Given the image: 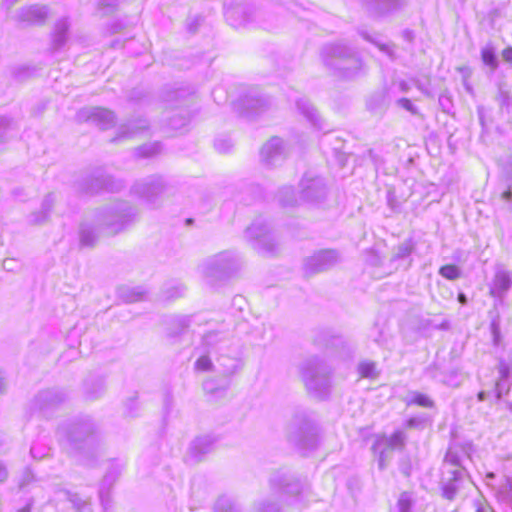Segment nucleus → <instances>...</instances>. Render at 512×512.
I'll list each match as a JSON object with an SVG mask.
<instances>
[{"label": "nucleus", "mask_w": 512, "mask_h": 512, "mask_svg": "<svg viewBox=\"0 0 512 512\" xmlns=\"http://www.w3.org/2000/svg\"><path fill=\"white\" fill-rule=\"evenodd\" d=\"M137 211L127 203L107 207L97 213V227L107 234H117L129 227L136 219Z\"/></svg>", "instance_id": "nucleus-1"}, {"label": "nucleus", "mask_w": 512, "mask_h": 512, "mask_svg": "<svg viewBox=\"0 0 512 512\" xmlns=\"http://www.w3.org/2000/svg\"><path fill=\"white\" fill-rule=\"evenodd\" d=\"M321 57L327 67L341 71L345 77H351L361 68V61L355 51L343 44L325 45Z\"/></svg>", "instance_id": "nucleus-2"}, {"label": "nucleus", "mask_w": 512, "mask_h": 512, "mask_svg": "<svg viewBox=\"0 0 512 512\" xmlns=\"http://www.w3.org/2000/svg\"><path fill=\"white\" fill-rule=\"evenodd\" d=\"M331 369L318 359L308 360L302 367V379L307 390L315 397L323 399L328 396L331 388Z\"/></svg>", "instance_id": "nucleus-3"}, {"label": "nucleus", "mask_w": 512, "mask_h": 512, "mask_svg": "<svg viewBox=\"0 0 512 512\" xmlns=\"http://www.w3.org/2000/svg\"><path fill=\"white\" fill-rule=\"evenodd\" d=\"M442 475L443 496L453 500L464 480L465 469L458 453L452 448L446 453Z\"/></svg>", "instance_id": "nucleus-4"}, {"label": "nucleus", "mask_w": 512, "mask_h": 512, "mask_svg": "<svg viewBox=\"0 0 512 512\" xmlns=\"http://www.w3.org/2000/svg\"><path fill=\"white\" fill-rule=\"evenodd\" d=\"M237 267L236 257L230 252H222L206 259L200 269L203 276L212 283L229 276Z\"/></svg>", "instance_id": "nucleus-5"}, {"label": "nucleus", "mask_w": 512, "mask_h": 512, "mask_svg": "<svg viewBox=\"0 0 512 512\" xmlns=\"http://www.w3.org/2000/svg\"><path fill=\"white\" fill-rule=\"evenodd\" d=\"M327 193V186L322 177L306 173L300 182L299 199L307 203H318Z\"/></svg>", "instance_id": "nucleus-6"}, {"label": "nucleus", "mask_w": 512, "mask_h": 512, "mask_svg": "<svg viewBox=\"0 0 512 512\" xmlns=\"http://www.w3.org/2000/svg\"><path fill=\"white\" fill-rule=\"evenodd\" d=\"M165 187L162 177L152 175L137 181L132 187V192L147 203L154 205L165 191Z\"/></svg>", "instance_id": "nucleus-7"}, {"label": "nucleus", "mask_w": 512, "mask_h": 512, "mask_svg": "<svg viewBox=\"0 0 512 512\" xmlns=\"http://www.w3.org/2000/svg\"><path fill=\"white\" fill-rule=\"evenodd\" d=\"M245 237L260 252L270 253L275 248L274 238L268 225L262 221H255L245 232Z\"/></svg>", "instance_id": "nucleus-8"}, {"label": "nucleus", "mask_w": 512, "mask_h": 512, "mask_svg": "<svg viewBox=\"0 0 512 512\" xmlns=\"http://www.w3.org/2000/svg\"><path fill=\"white\" fill-rule=\"evenodd\" d=\"M336 250H320L304 261V271L308 275L320 273L334 267L340 261Z\"/></svg>", "instance_id": "nucleus-9"}, {"label": "nucleus", "mask_w": 512, "mask_h": 512, "mask_svg": "<svg viewBox=\"0 0 512 512\" xmlns=\"http://www.w3.org/2000/svg\"><path fill=\"white\" fill-rule=\"evenodd\" d=\"M77 119L80 122H90L106 130L115 123V115L111 110L101 107H85L78 111Z\"/></svg>", "instance_id": "nucleus-10"}, {"label": "nucleus", "mask_w": 512, "mask_h": 512, "mask_svg": "<svg viewBox=\"0 0 512 512\" xmlns=\"http://www.w3.org/2000/svg\"><path fill=\"white\" fill-rule=\"evenodd\" d=\"M286 153L283 140L279 137H272L261 149V161L268 166H274L284 160Z\"/></svg>", "instance_id": "nucleus-11"}, {"label": "nucleus", "mask_w": 512, "mask_h": 512, "mask_svg": "<svg viewBox=\"0 0 512 512\" xmlns=\"http://www.w3.org/2000/svg\"><path fill=\"white\" fill-rule=\"evenodd\" d=\"M512 285L511 275L508 271L498 268L490 285V295L503 301Z\"/></svg>", "instance_id": "nucleus-12"}, {"label": "nucleus", "mask_w": 512, "mask_h": 512, "mask_svg": "<svg viewBox=\"0 0 512 512\" xmlns=\"http://www.w3.org/2000/svg\"><path fill=\"white\" fill-rule=\"evenodd\" d=\"M215 440L209 435L195 438L188 449V457L193 462H199L203 456L214 449Z\"/></svg>", "instance_id": "nucleus-13"}, {"label": "nucleus", "mask_w": 512, "mask_h": 512, "mask_svg": "<svg viewBox=\"0 0 512 512\" xmlns=\"http://www.w3.org/2000/svg\"><path fill=\"white\" fill-rule=\"evenodd\" d=\"M291 440L303 449L311 450L317 446V433L315 428L306 423L298 433H291Z\"/></svg>", "instance_id": "nucleus-14"}, {"label": "nucleus", "mask_w": 512, "mask_h": 512, "mask_svg": "<svg viewBox=\"0 0 512 512\" xmlns=\"http://www.w3.org/2000/svg\"><path fill=\"white\" fill-rule=\"evenodd\" d=\"M270 482L272 486L278 487L287 494L298 495L303 489L302 484L298 480L288 476L284 472L275 473L271 477Z\"/></svg>", "instance_id": "nucleus-15"}, {"label": "nucleus", "mask_w": 512, "mask_h": 512, "mask_svg": "<svg viewBox=\"0 0 512 512\" xmlns=\"http://www.w3.org/2000/svg\"><path fill=\"white\" fill-rule=\"evenodd\" d=\"M47 16V8L45 6L33 5L21 8L17 12V20L27 23H41Z\"/></svg>", "instance_id": "nucleus-16"}, {"label": "nucleus", "mask_w": 512, "mask_h": 512, "mask_svg": "<svg viewBox=\"0 0 512 512\" xmlns=\"http://www.w3.org/2000/svg\"><path fill=\"white\" fill-rule=\"evenodd\" d=\"M65 399V394L58 390H46L40 392L36 399L35 403L40 410H46L50 407H53Z\"/></svg>", "instance_id": "nucleus-17"}, {"label": "nucleus", "mask_w": 512, "mask_h": 512, "mask_svg": "<svg viewBox=\"0 0 512 512\" xmlns=\"http://www.w3.org/2000/svg\"><path fill=\"white\" fill-rule=\"evenodd\" d=\"M362 3L373 15H384L395 10L399 5L397 0H362Z\"/></svg>", "instance_id": "nucleus-18"}, {"label": "nucleus", "mask_w": 512, "mask_h": 512, "mask_svg": "<svg viewBox=\"0 0 512 512\" xmlns=\"http://www.w3.org/2000/svg\"><path fill=\"white\" fill-rule=\"evenodd\" d=\"M298 110L311 122L313 126L322 129L321 119L318 116L316 109L307 99H299L296 102Z\"/></svg>", "instance_id": "nucleus-19"}, {"label": "nucleus", "mask_w": 512, "mask_h": 512, "mask_svg": "<svg viewBox=\"0 0 512 512\" xmlns=\"http://www.w3.org/2000/svg\"><path fill=\"white\" fill-rule=\"evenodd\" d=\"M406 436L402 431H396L390 437L383 436L376 441V447L385 446L390 450L402 449Z\"/></svg>", "instance_id": "nucleus-20"}, {"label": "nucleus", "mask_w": 512, "mask_h": 512, "mask_svg": "<svg viewBox=\"0 0 512 512\" xmlns=\"http://www.w3.org/2000/svg\"><path fill=\"white\" fill-rule=\"evenodd\" d=\"M217 371L225 378L231 377L238 370V359L228 356L217 358Z\"/></svg>", "instance_id": "nucleus-21"}, {"label": "nucleus", "mask_w": 512, "mask_h": 512, "mask_svg": "<svg viewBox=\"0 0 512 512\" xmlns=\"http://www.w3.org/2000/svg\"><path fill=\"white\" fill-rule=\"evenodd\" d=\"M68 28L69 23L66 19H62L56 23L52 39L55 49H59L65 44Z\"/></svg>", "instance_id": "nucleus-22"}, {"label": "nucleus", "mask_w": 512, "mask_h": 512, "mask_svg": "<svg viewBox=\"0 0 512 512\" xmlns=\"http://www.w3.org/2000/svg\"><path fill=\"white\" fill-rule=\"evenodd\" d=\"M55 201V196L53 194H49L45 197L42 203V208L39 213H34L30 216V222L33 224H41L46 221L48 217V212L52 208Z\"/></svg>", "instance_id": "nucleus-23"}, {"label": "nucleus", "mask_w": 512, "mask_h": 512, "mask_svg": "<svg viewBox=\"0 0 512 512\" xmlns=\"http://www.w3.org/2000/svg\"><path fill=\"white\" fill-rule=\"evenodd\" d=\"M279 203L284 207H292L299 203V199L296 197L294 189L290 186L282 187L277 195Z\"/></svg>", "instance_id": "nucleus-24"}, {"label": "nucleus", "mask_w": 512, "mask_h": 512, "mask_svg": "<svg viewBox=\"0 0 512 512\" xmlns=\"http://www.w3.org/2000/svg\"><path fill=\"white\" fill-rule=\"evenodd\" d=\"M79 237L80 243L83 246H93L97 239L95 227L88 223H83L80 226Z\"/></svg>", "instance_id": "nucleus-25"}, {"label": "nucleus", "mask_w": 512, "mask_h": 512, "mask_svg": "<svg viewBox=\"0 0 512 512\" xmlns=\"http://www.w3.org/2000/svg\"><path fill=\"white\" fill-rule=\"evenodd\" d=\"M358 373L361 378L376 379L379 376L376 363L373 361H362L358 364Z\"/></svg>", "instance_id": "nucleus-26"}, {"label": "nucleus", "mask_w": 512, "mask_h": 512, "mask_svg": "<svg viewBox=\"0 0 512 512\" xmlns=\"http://www.w3.org/2000/svg\"><path fill=\"white\" fill-rule=\"evenodd\" d=\"M226 337L223 333L208 332L203 336V344L208 350L216 348L219 344H224Z\"/></svg>", "instance_id": "nucleus-27"}, {"label": "nucleus", "mask_w": 512, "mask_h": 512, "mask_svg": "<svg viewBox=\"0 0 512 512\" xmlns=\"http://www.w3.org/2000/svg\"><path fill=\"white\" fill-rule=\"evenodd\" d=\"M481 58L485 65L489 66L492 70L498 67V60L492 46H486L481 51Z\"/></svg>", "instance_id": "nucleus-28"}, {"label": "nucleus", "mask_w": 512, "mask_h": 512, "mask_svg": "<svg viewBox=\"0 0 512 512\" xmlns=\"http://www.w3.org/2000/svg\"><path fill=\"white\" fill-rule=\"evenodd\" d=\"M137 122L139 123V125L129 124V127L127 129L122 127L119 138L133 137L139 131H142L148 127L146 120H138Z\"/></svg>", "instance_id": "nucleus-29"}, {"label": "nucleus", "mask_w": 512, "mask_h": 512, "mask_svg": "<svg viewBox=\"0 0 512 512\" xmlns=\"http://www.w3.org/2000/svg\"><path fill=\"white\" fill-rule=\"evenodd\" d=\"M412 495L408 492H403L397 501V512H410L413 506Z\"/></svg>", "instance_id": "nucleus-30"}, {"label": "nucleus", "mask_w": 512, "mask_h": 512, "mask_svg": "<svg viewBox=\"0 0 512 512\" xmlns=\"http://www.w3.org/2000/svg\"><path fill=\"white\" fill-rule=\"evenodd\" d=\"M439 274L448 280H456L460 278L461 270L456 265H444L439 269Z\"/></svg>", "instance_id": "nucleus-31"}, {"label": "nucleus", "mask_w": 512, "mask_h": 512, "mask_svg": "<svg viewBox=\"0 0 512 512\" xmlns=\"http://www.w3.org/2000/svg\"><path fill=\"white\" fill-rule=\"evenodd\" d=\"M215 512H238V510L230 498L223 496L217 500Z\"/></svg>", "instance_id": "nucleus-32"}, {"label": "nucleus", "mask_w": 512, "mask_h": 512, "mask_svg": "<svg viewBox=\"0 0 512 512\" xmlns=\"http://www.w3.org/2000/svg\"><path fill=\"white\" fill-rule=\"evenodd\" d=\"M408 404H416L421 407L431 408L434 405V402L425 394L414 393L412 398L408 401Z\"/></svg>", "instance_id": "nucleus-33"}, {"label": "nucleus", "mask_w": 512, "mask_h": 512, "mask_svg": "<svg viewBox=\"0 0 512 512\" xmlns=\"http://www.w3.org/2000/svg\"><path fill=\"white\" fill-rule=\"evenodd\" d=\"M373 449L375 451H379L378 465H379V468L382 470L386 467V464L389 461L391 452L393 450H390L389 448H387L385 446L376 447V443L374 444Z\"/></svg>", "instance_id": "nucleus-34"}, {"label": "nucleus", "mask_w": 512, "mask_h": 512, "mask_svg": "<svg viewBox=\"0 0 512 512\" xmlns=\"http://www.w3.org/2000/svg\"><path fill=\"white\" fill-rule=\"evenodd\" d=\"M188 121L189 119L186 114L179 113L170 119L169 125L173 130L178 131L183 129L188 124Z\"/></svg>", "instance_id": "nucleus-35"}, {"label": "nucleus", "mask_w": 512, "mask_h": 512, "mask_svg": "<svg viewBox=\"0 0 512 512\" xmlns=\"http://www.w3.org/2000/svg\"><path fill=\"white\" fill-rule=\"evenodd\" d=\"M117 4L118 0H98L97 2L98 10L103 15L113 13L116 10Z\"/></svg>", "instance_id": "nucleus-36"}, {"label": "nucleus", "mask_w": 512, "mask_h": 512, "mask_svg": "<svg viewBox=\"0 0 512 512\" xmlns=\"http://www.w3.org/2000/svg\"><path fill=\"white\" fill-rule=\"evenodd\" d=\"M412 252V245L410 243H402L395 249L394 258L395 259H404L408 257Z\"/></svg>", "instance_id": "nucleus-37"}, {"label": "nucleus", "mask_w": 512, "mask_h": 512, "mask_svg": "<svg viewBox=\"0 0 512 512\" xmlns=\"http://www.w3.org/2000/svg\"><path fill=\"white\" fill-rule=\"evenodd\" d=\"M161 150V146L159 143H152L148 145H144L139 148V153L142 156H153L159 153Z\"/></svg>", "instance_id": "nucleus-38"}, {"label": "nucleus", "mask_w": 512, "mask_h": 512, "mask_svg": "<svg viewBox=\"0 0 512 512\" xmlns=\"http://www.w3.org/2000/svg\"><path fill=\"white\" fill-rule=\"evenodd\" d=\"M212 361L211 359L204 355L197 359L195 362V368L198 371H208L212 368Z\"/></svg>", "instance_id": "nucleus-39"}, {"label": "nucleus", "mask_w": 512, "mask_h": 512, "mask_svg": "<svg viewBox=\"0 0 512 512\" xmlns=\"http://www.w3.org/2000/svg\"><path fill=\"white\" fill-rule=\"evenodd\" d=\"M473 503L475 512H493L489 503L482 496L476 498Z\"/></svg>", "instance_id": "nucleus-40"}, {"label": "nucleus", "mask_w": 512, "mask_h": 512, "mask_svg": "<svg viewBox=\"0 0 512 512\" xmlns=\"http://www.w3.org/2000/svg\"><path fill=\"white\" fill-rule=\"evenodd\" d=\"M89 433H90V427L86 424H81L74 428V430L70 434V439H71V441L76 442L81 439L80 436H78V434L88 435Z\"/></svg>", "instance_id": "nucleus-41"}, {"label": "nucleus", "mask_w": 512, "mask_h": 512, "mask_svg": "<svg viewBox=\"0 0 512 512\" xmlns=\"http://www.w3.org/2000/svg\"><path fill=\"white\" fill-rule=\"evenodd\" d=\"M509 391V384H508V380H497L496 382V385H495V389H494V393H495V398L496 400H499L501 397H502V394L505 392H508Z\"/></svg>", "instance_id": "nucleus-42"}, {"label": "nucleus", "mask_w": 512, "mask_h": 512, "mask_svg": "<svg viewBox=\"0 0 512 512\" xmlns=\"http://www.w3.org/2000/svg\"><path fill=\"white\" fill-rule=\"evenodd\" d=\"M498 372H499V380H508L510 373H511V366L501 360L498 365Z\"/></svg>", "instance_id": "nucleus-43"}, {"label": "nucleus", "mask_w": 512, "mask_h": 512, "mask_svg": "<svg viewBox=\"0 0 512 512\" xmlns=\"http://www.w3.org/2000/svg\"><path fill=\"white\" fill-rule=\"evenodd\" d=\"M102 188H108V183L106 180L104 179H99V178H96L95 179V183H91L90 185H88L86 188H85V191L87 193H94V192H97L99 189H102Z\"/></svg>", "instance_id": "nucleus-44"}, {"label": "nucleus", "mask_w": 512, "mask_h": 512, "mask_svg": "<svg viewBox=\"0 0 512 512\" xmlns=\"http://www.w3.org/2000/svg\"><path fill=\"white\" fill-rule=\"evenodd\" d=\"M144 291L140 288L131 289L128 291V294L124 296L125 300L128 302H136L143 298Z\"/></svg>", "instance_id": "nucleus-45"}, {"label": "nucleus", "mask_w": 512, "mask_h": 512, "mask_svg": "<svg viewBox=\"0 0 512 512\" xmlns=\"http://www.w3.org/2000/svg\"><path fill=\"white\" fill-rule=\"evenodd\" d=\"M397 104L402 107L403 109L409 111L411 114L416 115L418 114V109L416 106H414L411 101L407 98H401L397 101Z\"/></svg>", "instance_id": "nucleus-46"}, {"label": "nucleus", "mask_w": 512, "mask_h": 512, "mask_svg": "<svg viewBox=\"0 0 512 512\" xmlns=\"http://www.w3.org/2000/svg\"><path fill=\"white\" fill-rule=\"evenodd\" d=\"M257 512H281L279 507L272 502H263L260 504Z\"/></svg>", "instance_id": "nucleus-47"}, {"label": "nucleus", "mask_w": 512, "mask_h": 512, "mask_svg": "<svg viewBox=\"0 0 512 512\" xmlns=\"http://www.w3.org/2000/svg\"><path fill=\"white\" fill-rule=\"evenodd\" d=\"M231 147V144L228 142V141H225V140H217L215 142V148L221 152V153H226L229 148Z\"/></svg>", "instance_id": "nucleus-48"}, {"label": "nucleus", "mask_w": 512, "mask_h": 512, "mask_svg": "<svg viewBox=\"0 0 512 512\" xmlns=\"http://www.w3.org/2000/svg\"><path fill=\"white\" fill-rule=\"evenodd\" d=\"M363 37L365 39H367L368 41H371L373 43H375L381 51L383 52H386L387 54H389L390 56L392 55L391 53V49H390V46L386 45V44H378L377 42H375L374 40H372L369 36H367L366 34H363Z\"/></svg>", "instance_id": "nucleus-49"}, {"label": "nucleus", "mask_w": 512, "mask_h": 512, "mask_svg": "<svg viewBox=\"0 0 512 512\" xmlns=\"http://www.w3.org/2000/svg\"><path fill=\"white\" fill-rule=\"evenodd\" d=\"M71 502L73 503L77 510H83L87 505L86 501L80 500L76 496H73V498H71Z\"/></svg>", "instance_id": "nucleus-50"}, {"label": "nucleus", "mask_w": 512, "mask_h": 512, "mask_svg": "<svg viewBox=\"0 0 512 512\" xmlns=\"http://www.w3.org/2000/svg\"><path fill=\"white\" fill-rule=\"evenodd\" d=\"M504 61L512 64V47H508L502 51Z\"/></svg>", "instance_id": "nucleus-51"}, {"label": "nucleus", "mask_w": 512, "mask_h": 512, "mask_svg": "<svg viewBox=\"0 0 512 512\" xmlns=\"http://www.w3.org/2000/svg\"><path fill=\"white\" fill-rule=\"evenodd\" d=\"M398 87H399V90L403 93H406L410 90V84L404 80H400L398 83H397Z\"/></svg>", "instance_id": "nucleus-52"}, {"label": "nucleus", "mask_w": 512, "mask_h": 512, "mask_svg": "<svg viewBox=\"0 0 512 512\" xmlns=\"http://www.w3.org/2000/svg\"><path fill=\"white\" fill-rule=\"evenodd\" d=\"M204 390L210 394H214L217 391V389L214 388L212 381L204 382Z\"/></svg>", "instance_id": "nucleus-53"}, {"label": "nucleus", "mask_w": 512, "mask_h": 512, "mask_svg": "<svg viewBox=\"0 0 512 512\" xmlns=\"http://www.w3.org/2000/svg\"><path fill=\"white\" fill-rule=\"evenodd\" d=\"M8 476L7 469L3 463L0 462V482H3L6 480Z\"/></svg>", "instance_id": "nucleus-54"}, {"label": "nucleus", "mask_w": 512, "mask_h": 512, "mask_svg": "<svg viewBox=\"0 0 512 512\" xmlns=\"http://www.w3.org/2000/svg\"><path fill=\"white\" fill-rule=\"evenodd\" d=\"M177 322L179 323V325L182 327V328H186L189 326V318L188 317H180L177 319Z\"/></svg>", "instance_id": "nucleus-55"}, {"label": "nucleus", "mask_w": 512, "mask_h": 512, "mask_svg": "<svg viewBox=\"0 0 512 512\" xmlns=\"http://www.w3.org/2000/svg\"><path fill=\"white\" fill-rule=\"evenodd\" d=\"M264 107V100L262 99H256L255 104L251 106L252 109L258 111Z\"/></svg>", "instance_id": "nucleus-56"}, {"label": "nucleus", "mask_w": 512, "mask_h": 512, "mask_svg": "<svg viewBox=\"0 0 512 512\" xmlns=\"http://www.w3.org/2000/svg\"><path fill=\"white\" fill-rule=\"evenodd\" d=\"M420 423V420L416 419V418H411L407 421V426L412 428V427H416L418 426V424Z\"/></svg>", "instance_id": "nucleus-57"}, {"label": "nucleus", "mask_w": 512, "mask_h": 512, "mask_svg": "<svg viewBox=\"0 0 512 512\" xmlns=\"http://www.w3.org/2000/svg\"><path fill=\"white\" fill-rule=\"evenodd\" d=\"M414 84L416 85V87H417L420 91H422L423 93H425V94H427V95L429 94V93H428V90H427V89H426V88H425V87L420 83V81H418V80H414Z\"/></svg>", "instance_id": "nucleus-58"}, {"label": "nucleus", "mask_w": 512, "mask_h": 512, "mask_svg": "<svg viewBox=\"0 0 512 512\" xmlns=\"http://www.w3.org/2000/svg\"><path fill=\"white\" fill-rule=\"evenodd\" d=\"M502 198L505 199L506 201L511 200L512 192L510 190H507V191L503 192Z\"/></svg>", "instance_id": "nucleus-59"}, {"label": "nucleus", "mask_w": 512, "mask_h": 512, "mask_svg": "<svg viewBox=\"0 0 512 512\" xmlns=\"http://www.w3.org/2000/svg\"><path fill=\"white\" fill-rule=\"evenodd\" d=\"M488 395H489V393H488V392H486V391H481V392H479V394H478V399H479L480 401H484L485 399H487Z\"/></svg>", "instance_id": "nucleus-60"}, {"label": "nucleus", "mask_w": 512, "mask_h": 512, "mask_svg": "<svg viewBox=\"0 0 512 512\" xmlns=\"http://www.w3.org/2000/svg\"><path fill=\"white\" fill-rule=\"evenodd\" d=\"M5 390V383L2 376V372L0 371V393H2Z\"/></svg>", "instance_id": "nucleus-61"}, {"label": "nucleus", "mask_w": 512, "mask_h": 512, "mask_svg": "<svg viewBox=\"0 0 512 512\" xmlns=\"http://www.w3.org/2000/svg\"><path fill=\"white\" fill-rule=\"evenodd\" d=\"M18 0H5L4 1V5L7 7V8H10L12 5H14Z\"/></svg>", "instance_id": "nucleus-62"}, {"label": "nucleus", "mask_w": 512, "mask_h": 512, "mask_svg": "<svg viewBox=\"0 0 512 512\" xmlns=\"http://www.w3.org/2000/svg\"><path fill=\"white\" fill-rule=\"evenodd\" d=\"M459 301H460L461 303H465V302H466L465 295L460 294V295H459Z\"/></svg>", "instance_id": "nucleus-63"}, {"label": "nucleus", "mask_w": 512, "mask_h": 512, "mask_svg": "<svg viewBox=\"0 0 512 512\" xmlns=\"http://www.w3.org/2000/svg\"><path fill=\"white\" fill-rule=\"evenodd\" d=\"M18 512H30V509H29V507H24V508L20 509Z\"/></svg>", "instance_id": "nucleus-64"}]
</instances>
